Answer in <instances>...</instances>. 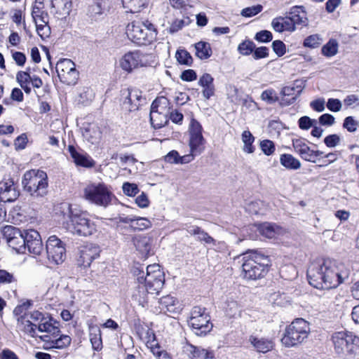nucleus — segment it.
I'll list each match as a JSON object with an SVG mask.
<instances>
[{
  "label": "nucleus",
  "mask_w": 359,
  "mask_h": 359,
  "mask_svg": "<svg viewBox=\"0 0 359 359\" xmlns=\"http://www.w3.org/2000/svg\"><path fill=\"white\" fill-rule=\"evenodd\" d=\"M260 98L269 104H272L279 101V97L273 88H268L264 90L260 95Z\"/></svg>",
  "instance_id": "a18cd8bd"
},
{
  "label": "nucleus",
  "mask_w": 359,
  "mask_h": 359,
  "mask_svg": "<svg viewBox=\"0 0 359 359\" xmlns=\"http://www.w3.org/2000/svg\"><path fill=\"white\" fill-rule=\"evenodd\" d=\"M30 306L29 302L16 306L13 311L18 318L20 329L32 337H39L44 342L46 349H63L68 347L72 341L69 335L60 334L59 323L47 314L39 311L27 313Z\"/></svg>",
  "instance_id": "f257e3e1"
},
{
  "label": "nucleus",
  "mask_w": 359,
  "mask_h": 359,
  "mask_svg": "<svg viewBox=\"0 0 359 359\" xmlns=\"http://www.w3.org/2000/svg\"><path fill=\"white\" fill-rule=\"evenodd\" d=\"M126 12L136 13L142 11L148 5V0H121Z\"/></svg>",
  "instance_id": "f704fd0d"
},
{
  "label": "nucleus",
  "mask_w": 359,
  "mask_h": 359,
  "mask_svg": "<svg viewBox=\"0 0 359 359\" xmlns=\"http://www.w3.org/2000/svg\"><path fill=\"white\" fill-rule=\"evenodd\" d=\"M264 205L261 201H255L248 203L246 205V210L252 215H257L260 212L262 207Z\"/></svg>",
  "instance_id": "6e6d98bb"
},
{
  "label": "nucleus",
  "mask_w": 359,
  "mask_h": 359,
  "mask_svg": "<svg viewBox=\"0 0 359 359\" xmlns=\"http://www.w3.org/2000/svg\"><path fill=\"white\" fill-rule=\"evenodd\" d=\"M36 28L39 36L42 39L48 38L50 34V28L48 25L49 16L48 13H45L41 15L32 18Z\"/></svg>",
  "instance_id": "b1692460"
},
{
  "label": "nucleus",
  "mask_w": 359,
  "mask_h": 359,
  "mask_svg": "<svg viewBox=\"0 0 359 359\" xmlns=\"http://www.w3.org/2000/svg\"><path fill=\"white\" fill-rule=\"evenodd\" d=\"M175 57L177 62L182 65H191L193 61L189 53L185 50H178Z\"/></svg>",
  "instance_id": "8fccbe9b"
},
{
  "label": "nucleus",
  "mask_w": 359,
  "mask_h": 359,
  "mask_svg": "<svg viewBox=\"0 0 359 359\" xmlns=\"http://www.w3.org/2000/svg\"><path fill=\"white\" fill-rule=\"evenodd\" d=\"M83 197L96 205L107 207L111 201L113 194L104 183L92 182L84 188Z\"/></svg>",
  "instance_id": "9d476101"
},
{
  "label": "nucleus",
  "mask_w": 359,
  "mask_h": 359,
  "mask_svg": "<svg viewBox=\"0 0 359 359\" xmlns=\"http://www.w3.org/2000/svg\"><path fill=\"white\" fill-rule=\"evenodd\" d=\"M342 104L339 100L334 98H330L327 102V109L333 112L339 111L341 109Z\"/></svg>",
  "instance_id": "e2e57ef3"
},
{
  "label": "nucleus",
  "mask_w": 359,
  "mask_h": 359,
  "mask_svg": "<svg viewBox=\"0 0 359 359\" xmlns=\"http://www.w3.org/2000/svg\"><path fill=\"white\" fill-rule=\"evenodd\" d=\"M290 19L293 22L294 27L297 25L306 27L309 23V20L306 17V13L302 6H294L290 11Z\"/></svg>",
  "instance_id": "bb28decb"
},
{
  "label": "nucleus",
  "mask_w": 359,
  "mask_h": 359,
  "mask_svg": "<svg viewBox=\"0 0 359 359\" xmlns=\"http://www.w3.org/2000/svg\"><path fill=\"white\" fill-rule=\"evenodd\" d=\"M299 127L302 130H309L316 124V120L311 119L309 116H304L301 117L299 121Z\"/></svg>",
  "instance_id": "bf43d9fd"
},
{
  "label": "nucleus",
  "mask_w": 359,
  "mask_h": 359,
  "mask_svg": "<svg viewBox=\"0 0 359 359\" xmlns=\"http://www.w3.org/2000/svg\"><path fill=\"white\" fill-rule=\"evenodd\" d=\"M239 311L238 303L236 301H228L226 302V312L230 316H234Z\"/></svg>",
  "instance_id": "338daca9"
},
{
  "label": "nucleus",
  "mask_w": 359,
  "mask_h": 359,
  "mask_svg": "<svg viewBox=\"0 0 359 359\" xmlns=\"http://www.w3.org/2000/svg\"><path fill=\"white\" fill-rule=\"evenodd\" d=\"M271 26L277 32H283L285 31L294 32L296 27H294L293 22L289 17H278L272 20Z\"/></svg>",
  "instance_id": "c756f323"
},
{
  "label": "nucleus",
  "mask_w": 359,
  "mask_h": 359,
  "mask_svg": "<svg viewBox=\"0 0 359 359\" xmlns=\"http://www.w3.org/2000/svg\"><path fill=\"white\" fill-rule=\"evenodd\" d=\"M305 88V81L296 80L292 85L283 86L280 92V104L283 107L294 104Z\"/></svg>",
  "instance_id": "f3484780"
},
{
  "label": "nucleus",
  "mask_w": 359,
  "mask_h": 359,
  "mask_svg": "<svg viewBox=\"0 0 359 359\" xmlns=\"http://www.w3.org/2000/svg\"><path fill=\"white\" fill-rule=\"evenodd\" d=\"M4 235L8 245L18 253H24L25 246V230L21 231L12 226H6L4 229Z\"/></svg>",
  "instance_id": "dca6fc26"
},
{
  "label": "nucleus",
  "mask_w": 359,
  "mask_h": 359,
  "mask_svg": "<svg viewBox=\"0 0 359 359\" xmlns=\"http://www.w3.org/2000/svg\"><path fill=\"white\" fill-rule=\"evenodd\" d=\"M46 253L50 264H60L66 258L65 243L56 236H50L46 241Z\"/></svg>",
  "instance_id": "ddd939ff"
},
{
  "label": "nucleus",
  "mask_w": 359,
  "mask_h": 359,
  "mask_svg": "<svg viewBox=\"0 0 359 359\" xmlns=\"http://www.w3.org/2000/svg\"><path fill=\"white\" fill-rule=\"evenodd\" d=\"M24 190L33 198H42L48 193L47 174L40 170L26 171L22 180Z\"/></svg>",
  "instance_id": "0eeeda50"
},
{
  "label": "nucleus",
  "mask_w": 359,
  "mask_h": 359,
  "mask_svg": "<svg viewBox=\"0 0 359 359\" xmlns=\"http://www.w3.org/2000/svg\"><path fill=\"white\" fill-rule=\"evenodd\" d=\"M72 7L71 0H52L51 8L57 18H64L69 15Z\"/></svg>",
  "instance_id": "393cba45"
},
{
  "label": "nucleus",
  "mask_w": 359,
  "mask_h": 359,
  "mask_svg": "<svg viewBox=\"0 0 359 359\" xmlns=\"http://www.w3.org/2000/svg\"><path fill=\"white\" fill-rule=\"evenodd\" d=\"M126 34L133 43L139 46H146L156 39L157 32L153 24L149 21H134L128 25Z\"/></svg>",
  "instance_id": "6e6552de"
},
{
  "label": "nucleus",
  "mask_w": 359,
  "mask_h": 359,
  "mask_svg": "<svg viewBox=\"0 0 359 359\" xmlns=\"http://www.w3.org/2000/svg\"><path fill=\"white\" fill-rule=\"evenodd\" d=\"M56 72L60 81L67 85H74L79 78L75 64L69 59H62L56 65Z\"/></svg>",
  "instance_id": "2eb2a0df"
},
{
  "label": "nucleus",
  "mask_w": 359,
  "mask_h": 359,
  "mask_svg": "<svg viewBox=\"0 0 359 359\" xmlns=\"http://www.w3.org/2000/svg\"><path fill=\"white\" fill-rule=\"evenodd\" d=\"M262 11V6L255 5L250 7L243 8L241 11V15L246 18H250L255 16Z\"/></svg>",
  "instance_id": "5fc2aeb1"
},
{
  "label": "nucleus",
  "mask_w": 359,
  "mask_h": 359,
  "mask_svg": "<svg viewBox=\"0 0 359 359\" xmlns=\"http://www.w3.org/2000/svg\"><path fill=\"white\" fill-rule=\"evenodd\" d=\"M203 128L201 123L194 118H191L189 126V145L191 153L194 156L201 154L204 149L205 140L202 134Z\"/></svg>",
  "instance_id": "4468645a"
},
{
  "label": "nucleus",
  "mask_w": 359,
  "mask_h": 359,
  "mask_svg": "<svg viewBox=\"0 0 359 359\" xmlns=\"http://www.w3.org/2000/svg\"><path fill=\"white\" fill-rule=\"evenodd\" d=\"M186 350L189 353L192 359H215L214 353L201 348L193 345H187Z\"/></svg>",
  "instance_id": "72a5a7b5"
},
{
  "label": "nucleus",
  "mask_w": 359,
  "mask_h": 359,
  "mask_svg": "<svg viewBox=\"0 0 359 359\" xmlns=\"http://www.w3.org/2000/svg\"><path fill=\"white\" fill-rule=\"evenodd\" d=\"M83 136L88 142L94 144L99 142L102 137V132L97 125L89 124L84 128Z\"/></svg>",
  "instance_id": "7c9ffc66"
},
{
  "label": "nucleus",
  "mask_w": 359,
  "mask_h": 359,
  "mask_svg": "<svg viewBox=\"0 0 359 359\" xmlns=\"http://www.w3.org/2000/svg\"><path fill=\"white\" fill-rule=\"evenodd\" d=\"M89 337L93 348L96 351L100 350L102 347L100 330L96 326L90 327Z\"/></svg>",
  "instance_id": "ea45409f"
},
{
  "label": "nucleus",
  "mask_w": 359,
  "mask_h": 359,
  "mask_svg": "<svg viewBox=\"0 0 359 359\" xmlns=\"http://www.w3.org/2000/svg\"><path fill=\"white\" fill-rule=\"evenodd\" d=\"M151 226V222L146 217H135L132 224V228L142 231Z\"/></svg>",
  "instance_id": "de8ad7c7"
},
{
  "label": "nucleus",
  "mask_w": 359,
  "mask_h": 359,
  "mask_svg": "<svg viewBox=\"0 0 359 359\" xmlns=\"http://www.w3.org/2000/svg\"><path fill=\"white\" fill-rule=\"evenodd\" d=\"M94 98V93L89 87H81L78 90L77 101L82 104H90Z\"/></svg>",
  "instance_id": "79ce46f5"
},
{
  "label": "nucleus",
  "mask_w": 359,
  "mask_h": 359,
  "mask_svg": "<svg viewBox=\"0 0 359 359\" xmlns=\"http://www.w3.org/2000/svg\"><path fill=\"white\" fill-rule=\"evenodd\" d=\"M68 150L76 165L91 168L94 165L93 160L86 154L79 152L72 145H69Z\"/></svg>",
  "instance_id": "a878e982"
},
{
  "label": "nucleus",
  "mask_w": 359,
  "mask_h": 359,
  "mask_svg": "<svg viewBox=\"0 0 359 359\" xmlns=\"http://www.w3.org/2000/svg\"><path fill=\"white\" fill-rule=\"evenodd\" d=\"M62 226L74 234L82 236H90L96 231V225L91 222L85 212L73 210L69 203L61 205Z\"/></svg>",
  "instance_id": "20e7f679"
},
{
  "label": "nucleus",
  "mask_w": 359,
  "mask_h": 359,
  "mask_svg": "<svg viewBox=\"0 0 359 359\" xmlns=\"http://www.w3.org/2000/svg\"><path fill=\"white\" fill-rule=\"evenodd\" d=\"M341 142V137L337 134H332L326 136L324 139L325 144L329 148L338 146Z\"/></svg>",
  "instance_id": "4d7b16f0"
},
{
  "label": "nucleus",
  "mask_w": 359,
  "mask_h": 359,
  "mask_svg": "<svg viewBox=\"0 0 359 359\" xmlns=\"http://www.w3.org/2000/svg\"><path fill=\"white\" fill-rule=\"evenodd\" d=\"M172 106L169 100L165 97H157L151 104V111L169 115Z\"/></svg>",
  "instance_id": "473e14b6"
},
{
  "label": "nucleus",
  "mask_w": 359,
  "mask_h": 359,
  "mask_svg": "<svg viewBox=\"0 0 359 359\" xmlns=\"http://www.w3.org/2000/svg\"><path fill=\"white\" fill-rule=\"evenodd\" d=\"M17 279L13 273L5 269H0V285H8L14 283Z\"/></svg>",
  "instance_id": "09e8293b"
},
{
  "label": "nucleus",
  "mask_w": 359,
  "mask_h": 359,
  "mask_svg": "<svg viewBox=\"0 0 359 359\" xmlns=\"http://www.w3.org/2000/svg\"><path fill=\"white\" fill-rule=\"evenodd\" d=\"M259 145L262 152L266 156H271L275 152V144L271 140H264L260 142Z\"/></svg>",
  "instance_id": "603ef678"
},
{
  "label": "nucleus",
  "mask_w": 359,
  "mask_h": 359,
  "mask_svg": "<svg viewBox=\"0 0 359 359\" xmlns=\"http://www.w3.org/2000/svg\"><path fill=\"white\" fill-rule=\"evenodd\" d=\"M99 248L92 243L82 246L79 251V257L77 259L78 264L83 267H88L91 262L98 257Z\"/></svg>",
  "instance_id": "412c9836"
},
{
  "label": "nucleus",
  "mask_w": 359,
  "mask_h": 359,
  "mask_svg": "<svg viewBox=\"0 0 359 359\" xmlns=\"http://www.w3.org/2000/svg\"><path fill=\"white\" fill-rule=\"evenodd\" d=\"M133 243L142 255H147L151 249V243L149 238L143 236H137L133 238Z\"/></svg>",
  "instance_id": "c9c22d12"
},
{
  "label": "nucleus",
  "mask_w": 359,
  "mask_h": 359,
  "mask_svg": "<svg viewBox=\"0 0 359 359\" xmlns=\"http://www.w3.org/2000/svg\"><path fill=\"white\" fill-rule=\"evenodd\" d=\"M309 332V323L303 318H297L285 328L282 344L287 347L297 346L308 337Z\"/></svg>",
  "instance_id": "1a4fd4ad"
},
{
  "label": "nucleus",
  "mask_w": 359,
  "mask_h": 359,
  "mask_svg": "<svg viewBox=\"0 0 359 359\" xmlns=\"http://www.w3.org/2000/svg\"><path fill=\"white\" fill-rule=\"evenodd\" d=\"M189 18H185L184 19H176L170 25L169 32L175 33L180 29H182L184 26L189 25Z\"/></svg>",
  "instance_id": "3c124183"
},
{
  "label": "nucleus",
  "mask_w": 359,
  "mask_h": 359,
  "mask_svg": "<svg viewBox=\"0 0 359 359\" xmlns=\"http://www.w3.org/2000/svg\"><path fill=\"white\" fill-rule=\"evenodd\" d=\"M19 191L12 180L0 182V201L6 203L12 202L18 198Z\"/></svg>",
  "instance_id": "4be33fe9"
},
{
  "label": "nucleus",
  "mask_w": 359,
  "mask_h": 359,
  "mask_svg": "<svg viewBox=\"0 0 359 359\" xmlns=\"http://www.w3.org/2000/svg\"><path fill=\"white\" fill-rule=\"evenodd\" d=\"M133 273L137 277L139 283L138 287L133 296L140 303L144 302L147 293L157 294L162 290L165 278L158 264L147 266L146 272H144L143 266H135L133 269Z\"/></svg>",
  "instance_id": "7ed1b4c3"
},
{
  "label": "nucleus",
  "mask_w": 359,
  "mask_h": 359,
  "mask_svg": "<svg viewBox=\"0 0 359 359\" xmlns=\"http://www.w3.org/2000/svg\"><path fill=\"white\" fill-rule=\"evenodd\" d=\"M25 246L29 252L39 255L43 250V243L39 232L34 229L25 230Z\"/></svg>",
  "instance_id": "6ab92c4d"
},
{
  "label": "nucleus",
  "mask_w": 359,
  "mask_h": 359,
  "mask_svg": "<svg viewBox=\"0 0 359 359\" xmlns=\"http://www.w3.org/2000/svg\"><path fill=\"white\" fill-rule=\"evenodd\" d=\"M332 342L337 354L345 359L359 358V337L348 332L333 334Z\"/></svg>",
  "instance_id": "423d86ee"
},
{
  "label": "nucleus",
  "mask_w": 359,
  "mask_h": 359,
  "mask_svg": "<svg viewBox=\"0 0 359 359\" xmlns=\"http://www.w3.org/2000/svg\"><path fill=\"white\" fill-rule=\"evenodd\" d=\"M241 140L243 143V151L246 154H252L255 148L253 146L255 137L249 130H245L241 135Z\"/></svg>",
  "instance_id": "a19ab883"
},
{
  "label": "nucleus",
  "mask_w": 359,
  "mask_h": 359,
  "mask_svg": "<svg viewBox=\"0 0 359 359\" xmlns=\"http://www.w3.org/2000/svg\"><path fill=\"white\" fill-rule=\"evenodd\" d=\"M292 145L294 151L306 161L315 163L317 157L323 154L321 151L311 149L302 139L293 140Z\"/></svg>",
  "instance_id": "a211bd4d"
},
{
  "label": "nucleus",
  "mask_w": 359,
  "mask_h": 359,
  "mask_svg": "<svg viewBox=\"0 0 359 359\" xmlns=\"http://www.w3.org/2000/svg\"><path fill=\"white\" fill-rule=\"evenodd\" d=\"M16 81L20 86L32 83L35 88H40L43 86L42 80L36 75H30V68L26 71H19L16 74Z\"/></svg>",
  "instance_id": "5701e85b"
},
{
  "label": "nucleus",
  "mask_w": 359,
  "mask_h": 359,
  "mask_svg": "<svg viewBox=\"0 0 359 359\" xmlns=\"http://www.w3.org/2000/svg\"><path fill=\"white\" fill-rule=\"evenodd\" d=\"M160 309L163 312L178 313L180 309L179 302L170 295H166L158 300Z\"/></svg>",
  "instance_id": "cd10ccee"
},
{
  "label": "nucleus",
  "mask_w": 359,
  "mask_h": 359,
  "mask_svg": "<svg viewBox=\"0 0 359 359\" xmlns=\"http://www.w3.org/2000/svg\"><path fill=\"white\" fill-rule=\"evenodd\" d=\"M255 48V45L252 41H244L239 44L238 50L239 53L244 55H250Z\"/></svg>",
  "instance_id": "13d9d810"
},
{
  "label": "nucleus",
  "mask_w": 359,
  "mask_h": 359,
  "mask_svg": "<svg viewBox=\"0 0 359 359\" xmlns=\"http://www.w3.org/2000/svg\"><path fill=\"white\" fill-rule=\"evenodd\" d=\"M323 41L322 36L318 34H315L307 36L303 43L304 47L315 48L318 47Z\"/></svg>",
  "instance_id": "49530a36"
},
{
  "label": "nucleus",
  "mask_w": 359,
  "mask_h": 359,
  "mask_svg": "<svg viewBox=\"0 0 359 359\" xmlns=\"http://www.w3.org/2000/svg\"><path fill=\"white\" fill-rule=\"evenodd\" d=\"M168 121V116L160 114L154 111H150L151 124L154 128H161L164 126Z\"/></svg>",
  "instance_id": "37998d69"
},
{
  "label": "nucleus",
  "mask_w": 359,
  "mask_h": 359,
  "mask_svg": "<svg viewBox=\"0 0 359 359\" xmlns=\"http://www.w3.org/2000/svg\"><path fill=\"white\" fill-rule=\"evenodd\" d=\"M194 155L191 153L187 155L180 156L175 150H172L165 156L164 160L169 163L184 164L193 161Z\"/></svg>",
  "instance_id": "2f4dec72"
},
{
  "label": "nucleus",
  "mask_w": 359,
  "mask_h": 359,
  "mask_svg": "<svg viewBox=\"0 0 359 359\" xmlns=\"http://www.w3.org/2000/svg\"><path fill=\"white\" fill-rule=\"evenodd\" d=\"M122 108L128 111L138 109L142 98L141 93L136 89H126L122 91Z\"/></svg>",
  "instance_id": "aec40b11"
},
{
  "label": "nucleus",
  "mask_w": 359,
  "mask_h": 359,
  "mask_svg": "<svg viewBox=\"0 0 359 359\" xmlns=\"http://www.w3.org/2000/svg\"><path fill=\"white\" fill-rule=\"evenodd\" d=\"M272 48L278 57L283 56L286 52L285 45L280 40L274 41L272 43Z\"/></svg>",
  "instance_id": "680f3d73"
},
{
  "label": "nucleus",
  "mask_w": 359,
  "mask_h": 359,
  "mask_svg": "<svg viewBox=\"0 0 359 359\" xmlns=\"http://www.w3.org/2000/svg\"><path fill=\"white\" fill-rule=\"evenodd\" d=\"M338 43L335 39H330L322 47V54L330 57L335 55L338 52Z\"/></svg>",
  "instance_id": "c03bdc74"
},
{
  "label": "nucleus",
  "mask_w": 359,
  "mask_h": 359,
  "mask_svg": "<svg viewBox=\"0 0 359 359\" xmlns=\"http://www.w3.org/2000/svg\"><path fill=\"white\" fill-rule=\"evenodd\" d=\"M259 233L268 238H274L283 233V229L275 224L265 222L257 227Z\"/></svg>",
  "instance_id": "c85d7f7f"
},
{
  "label": "nucleus",
  "mask_w": 359,
  "mask_h": 359,
  "mask_svg": "<svg viewBox=\"0 0 359 359\" xmlns=\"http://www.w3.org/2000/svg\"><path fill=\"white\" fill-rule=\"evenodd\" d=\"M273 36L271 32L262 30L257 32L255 39L259 42H268L272 40Z\"/></svg>",
  "instance_id": "0e129e2a"
},
{
  "label": "nucleus",
  "mask_w": 359,
  "mask_h": 359,
  "mask_svg": "<svg viewBox=\"0 0 359 359\" xmlns=\"http://www.w3.org/2000/svg\"><path fill=\"white\" fill-rule=\"evenodd\" d=\"M358 123L353 118V116H348L344 119L343 127L350 133L356 131Z\"/></svg>",
  "instance_id": "052dcab7"
},
{
  "label": "nucleus",
  "mask_w": 359,
  "mask_h": 359,
  "mask_svg": "<svg viewBox=\"0 0 359 359\" xmlns=\"http://www.w3.org/2000/svg\"><path fill=\"white\" fill-rule=\"evenodd\" d=\"M196 55L201 60H206L212 55L210 44L205 41H199L195 44Z\"/></svg>",
  "instance_id": "4c0bfd02"
},
{
  "label": "nucleus",
  "mask_w": 359,
  "mask_h": 359,
  "mask_svg": "<svg viewBox=\"0 0 359 359\" xmlns=\"http://www.w3.org/2000/svg\"><path fill=\"white\" fill-rule=\"evenodd\" d=\"M325 101L323 98L316 99L310 103V107L316 111L322 112L325 110Z\"/></svg>",
  "instance_id": "774afa93"
},
{
  "label": "nucleus",
  "mask_w": 359,
  "mask_h": 359,
  "mask_svg": "<svg viewBox=\"0 0 359 359\" xmlns=\"http://www.w3.org/2000/svg\"><path fill=\"white\" fill-rule=\"evenodd\" d=\"M188 324L197 335L205 334L212 328L210 317L206 309L200 306L192 309Z\"/></svg>",
  "instance_id": "f8f14e48"
},
{
  "label": "nucleus",
  "mask_w": 359,
  "mask_h": 359,
  "mask_svg": "<svg viewBox=\"0 0 359 359\" xmlns=\"http://www.w3.org/2000/svg\"><path fill=\"white\" fill-rule=\"evenodd\" d=\"M27 142L28 139L27 135L22 133L15 140L14 146L16 149H24L26 147Z\"/></svg>",
  "instance_id": "69168bd1"
},
{
  "label": "nucleus",
  "mask_w": 359,
  "mask_h": 359,
  "mask_svg": "<svg viewBox=\"0 0 359 359\" xmlns=\"http://www.w3.org/2000/svg\"><path fill=\"white\" fill-rule=\"evenodd\" d=\"M154 57L152 54L140 50L129 51L120 58L119 65L124 72L131 73L135 69L151 66L155 62Z\"/></svg>",
  "instance_id": "9b49d317"
},
{
  "label": "nucleus",
  "mask_w": 359,
  "mask_h": 359,
  "mask_svg": "<svg viewBox=\"0 0 359 359\" xmlns=\"http://www.w3.org/2000/svg\"><path fill=\"white\" fill-rule=\"evenodd\" d=\"M122 189L124 194L130 197L135 196L140 191L136 184L130 182H124L122 186Z\"/></svg>",
  "instance_id": "864d4df0"
},
{
  "label": "nucleus",
  "mask_w": 359,
  "mask_h": 359,
  "mask_svg": "<svg viewBox=\"0 0 359 359\" xmlns=\"http://www.w3.org/2000/svg\"><path fill=\"white\" fill-rule=\"evenodd\" d=\"M249 341L255 347V348L259 352L266 353L271 350L273 348V342L269 339L264 338L258 339L251 336L249 339Z\"/></svg>",
  "instance_id": "e433bc0d"
},
{
  "label": "nucleus",
  "mask_w": 359,
  "mask_h": 359,
  "mask_svg": "<svg viewBox=\"0 0 359 359\" xmlns=\"http://www.w3.org/2000/svg\"><path fill=\"white\" fill-rule=\"evenodd\" d=\"M280 163L283 167L289 170H297L301 167L300 161L288 154L280 155Z\"/></svg>",
  "instance_id": "58836bf2"
},
{
  "label": "nucleus",
  "mask_w": 359,
  "mask_h": 359,
  "mask_svg": "<svg viewBox=\"0 0 359 359\" xmlns=\"http://www.w3.org/2000/svg\"><path fill=\"white\" fill-rule=\"evenodd\" d=\"M242 275L247 280L263 278L268 271L269 258L257 251H250L244 255Z\"/></svg>",
  "instance_id": "39448f33"
},
{
  "label": "nucleus",
  "mask_w": 359,
  "mask_h": 359,
  "mask_svg": "<svg viewBox=\"0 0 359 359\" xmlns=\"http://www.w3.org/2000/svg\"><path fill=\"white\" fill-rule=\"evenodd\" d=\"M309 283L314 287L330 290L337 287L349 277V271L331 259L313 263L307 270Z\"/></svg>",
  "instance_id": "f03ea898"
}]
</instances>
